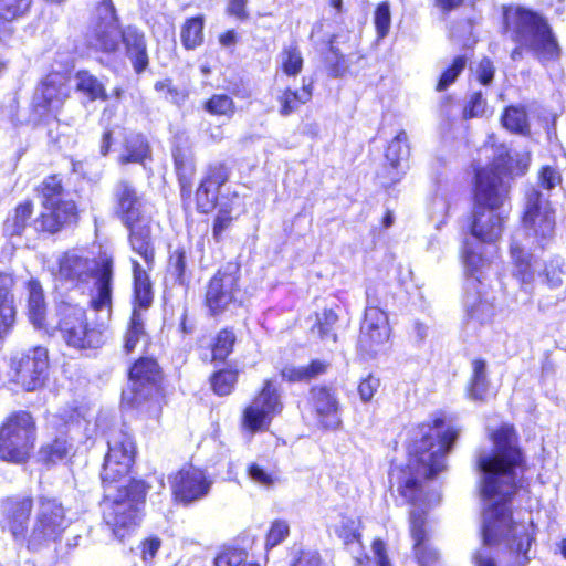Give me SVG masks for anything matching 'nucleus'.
I'll return each instance as SVG.
<instances>
[{
    "label": "nucleus",
    "mask_w": 566,
    "mask_h": 566,
    "mask_svg": "<svg viewBox=\"0 0 566 566\" xmlns=\"http://www.w3.org/2000/svg\"><path fill=\"white\" fill-rule=\"evenodd\" d=\"M133 263L135 306L147 308L153 302L151 283L148 275V268H144L136 260Z\"/></svg>",
    "instance_id": "2f4dec72"
},
{
    "label": "nucleus",
    "mask_w": 566,
    "mask_h": 566,
    "mask_svg": "<svg viewBox=\"0 0 566 566\" xmlns=\"http://www.w3.org/2000/svg\"><path fill=\"white\" fill-rule=\"evenodd\" d=\"M484 106H485V101L483 99L482 94L475 93L471 97L469 104L465 106V108L463 111L464 117L471 118V117L479 116L480 114L483 113Z\"/></svg>",
    "instance_id": "0e129e2a"
},
{
    "label": "nucleus",
    "mask_w": 566,
    "mask_h": 566,
    "mask_svg": "<svg viewBox=\"0 0 566 566\" xmlns=\"http://www.w3.org/2000/svg\"><path fill=\"white\" fill-rule=\"evenodd\" d=\"M247 473L252 482L264 488H270L277 481L275 471L269 470L259 462L250 463L247 468Z\"/></svg>",
    "instance_id": "8fccbe9b"
},
{
    "label": "nucleus",
    "mask_w": 566,
    "mask_h": 566,
    "mask_svg": "<svg viewBox=\"0 0 566 566\" xmlns=\"http://www.w3.org/2000/svg\"><path fill=\"white\" fill-rule=\"evenodd\" d=\"M41 193L44 210L35 220V228L51 233L57 232L75 217V203L64 199L62 179L55 175L43 180Z\"/></svg>",
    "instance_id": "9b49d317"
},
{
    "label": "nucleus",
    "mask_w": 566,
    "mask_h": 566,
    "mask_svg": "<svg viewBox=\"0 0 566 566\" xmlns=\"http://www.w3.org/2000/svg\"><path fill=\"white\" fill-rule=\"evenodd\" d=\"M310 403L324 428L336 429L339 426V402L332 389L314 387L311 390Z\"/></svg>",
    "instance_id": "5701e85b"
},
{
    "label": "nucleus",
    "mask_w": 566,
    "mask_h": 566,
    "mask_svg": "<svg viewBox=\"0 0 566 566\" xmlns=\"http://www.w3.org/2000/svg\"><path fill=\"white\" fill-rule=\"evenodd\" d=\"M371 551L377 566H391L387 556L386 545L381 539H375L373 542Z\"/></svg>",
    "instance_id": "338daca9"
},
{
    "label": "nucleus",
    "mask_w": 566,
    "mask_h": 566,
    "mask_svg": "<svg viewBox=\"0 0 566 566\" xmlns=\"http://www.w3.org/2000/svg\"><path fill=\"white\" fill-rule=\"evenodd\" d=\"M186 254L182 250H176L170 255L169 271L179 284L185 283Z\"/></svg>",
    "instance_id": "13d9d810"
},
{
    "label": "nucleus",
    "mask_w": 566,
    "mask_h": 566,
    "mask_svg": "<svg viewBox=\"0 0 566 566\" xmlns=\"http://www.w3.org/2000/svg\"><path fill=\"white\" fill-rule=\"evenodd\" d=\"M494 74L493 63L489 59H483L478 67L476 75L481 84L486 85L491 83Z\"/></svg>",
    "instance_id": "69168bd1"
},
{
    "label": "nucleus",
    "mask_w": 566,
    "mask_h": 566,
    "mask_svg": "<svg viewBox=\"0 0 566 566\" xmlns=\"http://www.w3.org/2000/svg\"><path fill=\"white\" fill-rule=\"evenodd\" d=\"M280 394L271 380H266L261 392L243 412V428L251 433L268 429L272 419L282 411Z\"/></svg>",
    "instance_id": "2eb2a0df"
},
{
    "label": "nucleus",
    "mask_w": 566,
    "mask_h": 566,
    "mask_svg": "<svg viewBox=\"0 0 566 566\" xmlns=\"http://www.w3.org/2000/svg\"><path fill=\"white\" fill-rule=\"evenodd\" d=\"M523 224L538 242L553 237L555 231V213L548 199L536 188L526 192Z\"/></svg>",
    "instance_id": "4468645a"
},
{
    "label": "nucleus",
    "mask_w": 566,
    "mask_h": 566,
    "mask_svg": "<svg viewBox=\"0 0 566 566\" xmlns=\"http://www.w3.org/2000/svg\"><path fill=\"white\" fill-rule=\"evenodd\" d=\"M228 178L229 175L223 165H213L208 168L207 175L196 192L197 206L201 212L207 213L214 208L218 191Z\"/></svg>",
    "instance_id": "393cba45"
},
{
    "label": "nucleus",
    "mask_w": 566,
    "mask_h": 566,
    "mask_svg": "<svg viewBox=\"0 0 566 566\" xmlns=\"http://www.w3.org/2000/svg\"><path fill=\"white\" fill-rule=\"evenodd\" d=\"M489 447L476 454L475 471L481 504V547L474 555L475 566H495V430L488 429Z\"/></svg>",
    "instance_id": "423d86ee"
},
{
    "label": "nucleus",
    "mask_w": 566,
    "mask_h": 566,
    "mask_svg": "<svg viewBox=\"0 0 566 566\" xmlns=\"http://www.w3.org/2000/svg\"><path fill=\"white\" fill-rule=\"evenodd\" d=\"M122 40L126 48V54L133 64L134 71L137 74H140L146 70L149 63L144 32L129 25L122 31Z\"/></svg>",
    "instance_id": "cd10ccee"
},
{
    "label": "nucleus",
    "mask_w": 566,
    "mask_h": 566,
    "mask_svg": "<svg viewBox=\"0 0 566 566\" xmlns=\"http://www.w3.org/2000/svg\"><path fill=\"white\" fill-rule=\"evenodd\" d=\"M36 439L32 415L20 410L10 413L0 427V459L21 463L30 454Z\"/></svg>",
    "instance_id": "1a4fd4ad"
},
{
    "label": "nucleus",
    "mask_w": 566,
    "mask_h": 566,
    "mask_svg": "<svg viewBox=\"0 0 566 566\" xmlns=\"http://www.w3.org/2000/svg\"><path fill=\"white\" fill-rule=\"evenodd\" d=\"M237 382V373L233 370H220L211 378L213 391L219 396L229 395Z\"/></svg>",
    "instance_id": "3c124183"
},
{
    "label": "nucleus",
    "mask_w": 566,
    "mask_h": 566,
    "mask_svg": "<svg viewBox=\"0 0 566 566\" xmlns=\"http://www.w3.org/2000/svg\"><path fill=\"white\" fill-rule=\"evenodd\" d=\"M380 386V380L371 375L367 376L365 379H363L358 386V392L360 396V399L364 402H368L371 400L376 391L378 390Z\"/></svg>",
    "instance_id": "052dcab7"
},
{
    "label": "nucleus",
    "mask_w": 566,
    "mask_h": 566,
    "mask_svg": "<svg viewBox=\"0 0 566 566\" xmlns=\"http://www.w3.org/2000/svg\"><path fill=\"white\" fill-rule=\"evenodd\" d=\"M248 552L239 547H226L214 558V566H259L256 564L244 565Z\"/></svg>",
    "instance_id": "de8ad7c7"
},
{
    "label": "nucleus",
    "mask_w": 566,
    "mask_h": 566,
    "mask_svg": "<svg viewBox=\"0 0 566 566\" xmlns=\"http://www.w3.org/2000/svg\"><path fill=\"white\" fill-rule=\"evenodd\" d=\"M74 81L76 91L83 94L88 101L108 99L105 85L88 71H77Z\"/></svg>",
    "instance_id": "72a5a7b5"
},
{
    "label": "nucleus",
    "mask_w": 566,
    "mask_h": 566,
    "mask_svg": "<svg viewBox=\"0 0 566 566\" xmlns=\"http://www.w3.org/2000/svg\"><path fill=\"white\" fill-rule=\"evenodd\" d=\"M280 59L282 70L289 76H296L303 69L302 53L295 45L284 48Z\"/></svg>",
    "instance_id": "49530a36"
},
{
    "label": "nucleus",
    "mask_w": 566,
    "mask_h": 566,
    "mask_svg": "<svg viewBox=\"0 0 566 566\" xmlns=\"http://www.w3.org/2000/svg\"><path fill=\"white\" fill-rule=\"evenodd\" d=\"M32 214V205L30 202L21 203L17 207L14 214L7 219L3 224V231L8 235H20L25 229L27 221Z\"/></svg>",
    "instance_id": "c03bdc74"
},
{
    "label": "nucleus",
    "mask_w": 566,
    "mask_h": 566,
    "mask_svg": "<svg viewBox=\"0 0 566 566\" xmlns=\"http://www.w3.org/2000/svg\"><path fill=\"white\" fill-rule=\"evenodd\" d=\"M459 436L447 426L443 418L434 417L420 424L409 446V459L405 469L391 473L397 480L399 494L410 504L409 532L413 541V554L419 566H438L440 554L429 542L426 511L440 501L438 493H424L422 481L436 476L446 469V457Z\"/></svg>",
    "instance_id": "f257e3e1"
},
{
    "label": "nucleus",
    "mask_w": 566,
    "mask_h": 566,
    "mask_svg": "<svg viewBox=\"0 0 566 566\" xmlns=\"http://www.w3.org/2000/svg\"><path fill=\"white\" fill-rule=\"evenodd\" d=\"M560 174L549 166H546L541 170L539 181L541 185L547 190H551L556 185H558L560 182Z\"/></svg>",
    "instance_id": "e2e57ef3"
},
{
    "label": "nucleus",
    "mask_w": 566,
    "mask_h": 566,
    "mask_svg": "<svg viewBox=\"0 0 566 566\" xmlns=\"http://www.w3.org/2000/svg\"><path fill=\"white\" fill-rule=\"evenodd\" d=\"M502 125L510 132L526 135L530 133L527 114L522 106H510L501 118Z\"/></svg>",
    "instance_id": "79ce46f5"
},
{
    "label": "nucleus",
    "mask_w": 566,
    "mask_h": 566,
    "mask_svg": "<svg viewBox=\"0 0 566 566\" xmlns=\"http://www.w3.org/2000/svg\"><path fill=\"white\" fill-rule=\"evenodd\" d=\"M290 566H326L321 554L314 549H301L294 554Z\"/></svg>",
    "instance_id": "6e6d98bb"
},
{
    "label": "nucleus",
    "mask_w": 566,
    "mask_h": 566,
    "mask_svg": "<svg viewBox=\"0 0 566 566\" xmlns=\"http://www.w3.org/2000/svg\"><path fill=\"white\" fill-rule=\"evenodd\" d=\"M339 537L343 538L346 545L354 542H360V534L357 530V523L350 518H344L338 530Z\"/></svg>",
    "instance_id": "bf43d9fd"
},
{
    "label": "nucleus",
    "mask_w": 566,
    "mask_h": 566,
    "mask_svg": "<svg viewBox=\"0 0 566 566\" xmlns=\"http://www.w3.org/2000/svg\"><path fill=\"white\" fill-rule=\"evenodd\" d=\"M237 201H239V197L234 196V201L230 205L220 206L212 227V235L216 241H220L223 232L231 226L234 219L235 207L240 206Z\"/></svg>",
    "instance_id": "a18cd8bd"
},
{
    "label": "nucleus",
    "mask_w": 566,
    "mask_h": 566,
    "mask_svg": "<svg viewBox=\"0 0 566 566\" xmlns=\"http://www.w3.org/2000/svg\"><path fill=\"white\" fill-rule=\"evenodd\" d=\"M338 321L337 314L333 310L325 308L316 315V324L312 327V333L317 335L323 342H337L335 325Z\"/></svg>",
    "instance_id": "ea45409f"
},
{
    "label": "nucleus",
    "mask_w": 566,
    "mask_h": 566,
    "mask_svg": "<svg viewBox=\"0 0 566 566\" xmlns=\"http://www.w3.org/2000/svg\"><path fill=\"white\" fill-rule=\"evenodd\" d=\"M32 0H0V40L3 41L11 32L6 23L25 15Z\"/></svg>",
    "instance_id": "f704fd0d"
},
{
    "label": "nucleus",
    "mask_w": 566,
    "mask_h": 566,
    "mask_svg": "<svg viewBox=\"0 0 566 566\" xmlns=\"http://www.w3.org/2000/svg\"><path fill=\"white\" fill-rule=\"evenodd\" d=\"M409 154L408 136L406 132L401 130L389 143L385 153L388 180L382 182L384 186H390L400 181L409 168Z\"/></svg>",
    "instance_id": "4be33fe9"
},
{
    "label": "nucleus",
    "mask_w": 566,
    "mask_h": 566,
    "mask_svg": "<svg viewBox=\"0 0 566 566\" xmlns=\"http://www.w3.org/2000/svg\"><path fill=\"white\" fill-rule=\"evenodd\" d=\"M70 452V447L64 440H55L53 444L50 447V458L54 460L64 459Z\"/></svg>",
    "instance_id": "774afa93"
},
{
    "label": "nucleus",
    "mask_w": 566,
    "mask_h": 566,
    "mask_svg": "<svg viewBox=\"0 0 566 566\" xmlns=\"http://www.w3.org/2000/svg\"><path fill=\"white\" fill-rule=\"evenodd\" d=\"M390 327L387 314L368 302L360 324L358 349L366 355H376L389 340Z\"/></svg>",
    "instance_id": "dca6fc26"
},
{
    "label": "nucleus",
    "mask_w": 566,
    "mask_h": 566,
    "mask_svg": "<svg viewBox=\"0 0 566 566\" xmlns=\"http://www.w3.org/2000/svg\"><path fill=\"white\" fill-rule=\"evenodd\" d=\"M329 364L315 359L307 366H285L282 371V378L287 381H307L326 373Z\"/></svg>",
    "instance_id": "58836bf2"
},
{
    "label": "nucleus",
    "mask_w": 566,
    "mask_h": 566,
    "mask_svg": "<svg viewBox=\"0 0 566 566\" xmlns=\"http://www.w3.org/2000/svg\"><path fill=\"white\" fill-rule=\"evenodd\" d=\"M28 290V315L31 323L41 328L45 323L46 303L44 292L39 281L30 280Z\"/></svg>",
    "instance_id": "7c9ffc66"
},
{
    "label": "nucleus",
    "mask_w": 566,
    "mask_h": 566,
    "mask_svg": "<svg viewBox=\"0 0 566 566\" xmlns=\"http://www.w3.org/2000/svg\"><path fill=\"white\" fill-rule=\"evenodd\" d=\"M57 328L65 343L77 349L98 348L104 343L103 324H91L83 307L62 302L57 306Z\"/></svg>",
    "instance_id": "9d476101"
},
{
    "label": "nucleus",
    "mask_w": 566,
    "mask_h": 566,
    "mask_svg": "<svg viewBox=\"0 0 566 566\" xmlns=\"http://www.w3.org/2000/svg\"><path fill=\"white\" fill-rule=\"evenodd\" d=\"M464 67L465 59L463 56H457L453 60L452 65L448 70H446L441 75V78L437 86L438 91H443L450 84H452Z\"/></svg>",
    "instance_id": "4d7b16f0"
},
{
    "label": "nucleus",
    "mask_w": 566,
    "mask_h": 566,
    "mask_svg": "<svg viewBox=\"0 0 566 566\" xmlns=\"http://www.w3.org/2000/svg\"><path fill=\"white\" fill-rule=\"evenodd\" d=\"M474 210L472 241L463 251L467 274L465 306L471 317L484 321L493 316V305L485 298V272L491 269L495 249V150L493 145L479 150L473 163Z\"/></svg>",
    "instance_id": "f03ea898"
},
{
    "label": "nucleus",
    "mask_w": 566,
    "mask_h": 566,
    "mask_svg": "<svg viewBox=\"0 0 566 566\" xmlns=\"http://www.w3.org/2000/svg\"><path fill=\"white\" fill-rule=\"evenodd\" d=\"M205 21L202 17L188 19L182 25L180 38L187 50H193L203 42Z\"/></svg>",
    "instance_id": "a19ab883"
},
{
    "label": "nucleus",
    "mask_w": 566,
    "mask_h": 566,
    "mask_svg": "<svg viewBox=\"0 0 566 566\" xmlns=\"http://www.w3.org/2000/svg\"><path fill=\"white\" fill-rule=\"evenodd\" d=\"M235 342V335L230 329H223L218 333L212 346V359L223 361L232 352Z\"/></svg>",
    "instance_id": "09e8293b"
},
{
    "label": "nucleus",
    "mask_w": 566,
    "mask_h": 566,
    "mask_svg": "<svg viewBox=\"0 0 566 566\" xmlns=\"http://www.w3.org/2000/svg\"><path fill=\"white\" fill-rule=\"evenodd\" d=\"M98 12L99 14H104V17H102L103 22L95 31L91 44L103 52H114L118 48L122 31L118 27L112 0H103L98 7Z\"/></svg>",
    "instance_id": "aec40b11"
},
{
    "label": "nucleus",
    "mask_w": 566,
    "mask_h": 566,
    "mask_svg": "<svg viewBox=\"0 0 566 566\" xmlns=\"http://www.w3.org/2000/svg\"><path fill=\"white\" fill-rule=\"evenodd\" d=\"M290 534V526L283 520H276L272 523L265 541L266 549L280 545Z\"/></svg>",
    "instance_id": "5fc2aeb1"
},
{
    "label": "nucleus",
    "mask_w": 566,
    "mask_h": 566,
    "mask_svg": "<svg viewBox=\"0 0 566 566\" xmlns=\"http://www.w3.org/2000/svg\"><path fill=\"white\" fill-rule=\"evenodd\" d=\"M63 505L54 499H40L33 527L28 542L30 546L55 541L69 526Z\"/></svg>",
    "instance_id": "ddd939ff"
},
{
    "label": "nucleus",
    "mask_w": 566,
    "mask_h": 566,
    "mask_svg": "<svg viewBox=\"0 0 566 566\" xmlns=\"http://www.w3.org/2000/svg\"><path fill=\"white\" fill-rule=\"evenodd\" d=\"M13 286V276L0 272V337L8 333L15 319Z\"/></svg>",
    "instance_id": "c85d7f7f"
},
{
    "label": "nucleus",
    "mask_w": 566,
    "mask_h": 566,
    "mask_svg": "<svg viewBox=\"0 0 566 566\" xmlns=\"http://www.w3.org/2000/svg\"><path fill=\"white\" fill-rule=\"evenodd\" d=\"M510 254L515 266L514 274L520 277L522 283H530L533 280L532 255L521 245L517 235L512 238Z\"/></svg>",
    "instance_id": "4c0bfd02"
},
{
    "label": "nucleus",
    "mask_w": 566,
    "mask_h": 566,
    "mask_svg": "<svg viewBox=\"0 0 566 566\" xmlns=\"http://www.w3.org/2000/svg\"><path fill=\"white\" fill-rule=\"evenodd\" d=\"M159 380L158 364L151 358L139 359L129 370V385L122 394L123 406L158 418L161 411L157 398Z\"/></svg>",
    "instance_id": "6e6552de"
},
{
    "label": "nucleus",
    "mask_w": 566,
    "mask_h": 566,
    "mask_svg": "<svg viewBox=\"0 0 566 566\" xmlns=\"http://www.w3.org/2000/svg\"><path fill=\"white\" fill-rule=\"evenodd\" d=\"M175 169L180 184L181 195H190L191 180L195 174V164L191 155L180 148L172 151Z\"/></svg>",
    "instance_id": "e433bc0d"
},
{
    "label": "nucleus",
    "mask_w": 566,
    "mask_h": 566,
    "mask_svg": "<svg viewBox=\"0 0 566 566\" xmlns=\"http://www.w3.org/2000/svg\"><path fill=\"white\" fill-rule=\"evenodd\" d=\"M31 510L32 500L30 497L8 499L4 502L7 526L18 541L27 538Z\"/></svg>",
    "instance_id": "a878e982"
},
{
    "label": "nucleus",
    "mask_w": 566,
    "mask_h": 566,
    "mask_svg": "<svg viewBox=\"0 0 566 566\" xmlns=\"http://www.w3.org/2000/svg\"><path fill=\"white\" fill-rule=\"evenodd\" d=\"M473 376L469 388V397L472 400L483 401L489 390V381L485 374V363L481 359L473 361Z\"/></svg>",
    "instance_id": "37998d69"
},
{
    "label": "nucleus",
    "mask_w": 566,
    "mask_h": 566,
    "mask_svg": "<svg viewBox=\"0 0 566 566\" xmlns=\"http://www.w3.org/2000/svg\"><path fill=\"white\" fill-rule=\"evenodd\" d=\"M312 98V82L302 80V87L300 91L284 90L279 96L280 114L289 116L295 112L301 105L306 104Z\"/></svg>",
    "instance_id": "473e14b6"
},
{
    "label": "nucleus",
    "mask_w": 566,
    "mask_h": 566,
    "mask_svg": "<svg viewBox=\"0 0 566 566\" xmlns=\"http://www.w3.org/2000/svg\"><path fill=\"white\" fill-rule=\"evenodd\" d=\"M114 258L104 252L96 259H90L83 251L69 250L56 258L52 274L56 283L66 290H75L84 294L91 290L94 280L96 295L90 301L96 312L109 315L112 304Z\"/></svg>",
    "instance_id": "39448f33"
},
{
    "label": "nucleus",
    "mask_w": 566,
    "mask_h": 566,
    "mask_svg": "<svg viewBox=\"0 0 566 566\" xmlns=\"http://www.w3.org/2000/svg\"><path fill=\"white\" fill-rule=\"evenodd\" d=\"M69 86L60 74L48 75L34 93V111L40 117L57 112L69 97Z\"/></svg>",
    "instance_id": "6ab92c4d"
},
{
    "label": "nucleus",
    "mask_w": 566,
    "mask_h": 566,
    "mask_svg": "<svg viewBox=\"0 0 566 566\" xmlns=\"http://www.w3.org/2000/svg\"><path fill=\"white\" fill-rule=\"evenodd\" d=\"M497 199L501 193H509L510 180L523 175L527 169V160L505 146L497 147ZM500 205L497 203V209Z\"/></svg>",
    "instance_id": "b1692460"
},
{
    "label": "nucleus",
    "mask_w": 566,
    "mask_h": 566,
    "mask_svg": "<svg viewBox=\"0 0 566 566\" xmlns=\"http://www.w3.org/2000/svg\"><path fill=\"white\" fill-rule=\"evenodd\" d=\"M206 109L210 114L232 116L234 113V102L226 94H216L207 101Z\"/></svg>",
    "instance_id": "603ef678"
},
{
    "label": "nucleus",
    "mask_w": 566,
    "mask_h": 566,
    "mask_svg": "<svg viewBox=\"0 0 566 566\" xmlns=\"http://www.w3.org/2000/svg\"><path fill=\"white\" fill-rule=\"evenodd\" d=\"M161 545L158 537H149L140 544V555L144 562H150L156 556Z\"/></svg>",
    "instance_id": "680f3d73"
},
{
    "label": "nucleus",
    "mask_w": 566,
    "mask_h": 566,
    "mask_svg": "<svg viewBox=\"0 0 566 566\" xmlns=\"http://www.w3.org/2000/svg\"><path fill=\"white\" fill-rule=\"evenodd\" d=\"M149 155L150 147L147 139L142 134L129 133L124 139L123 151L118 161L123 165L130 163L143 165Z\"/></svg>",
    "instance_id": "c756f323"
},
{
    "label": "nucleus",
    "mask_w": 566,
    "mask_h": 566,
    "mask_svg": "<svg viewBox=\"0 0 566 566\" xmlns=\"http://www.w3.org/2000/svg\"><path fill=\"white\" fill-rule=\"evenodd\" d=\"M129 231L132 250L143 260L148 270L154 266L155 245L151 235V220L148 216L134 221L124 222Z\"/></svg>",
    "instance_id": "412c9836"
},
{
    "label": "nucleus",
    "mask_w": 566,
    "mask_h": 566,
    "mask_svg": "<svg viewBox=\"0 0 566 566\" xmlns=\"http://www.w3.org/2000/svg\"><path fill=\"white\" fill-rule=\"evenodd\" d=\"M497 539L509 547L512 566H526L533 541V523L515 517L507 502L523 485L526 463L511 424L497 428Z\"/></svg>",
    "instance_id": "20e7f679"
},
{
    "label": "nucleus",
    "mask_w": 566,
    "mask_h": 566,
    "mask_svg": "<svg viewBox=\"0 0 566 566\" xmlns=\"http://www.w3.org/2000/svg\"><path fill=\"white\" fill-rule=\"evenodd\" d=\"M505 31L542 63L557 61L560 46L545 18L521 7H504Z\"/></svg>",
    "instance_id": "0eeeda50"
},
{
    "label": "nucleus",
    "mask_w": 566,
    "mask_h": 566,
    "mask_svg": "<svg viewBox=\"0 0 566 566\" xmlns=\"http://www.w3.org/2000/svg\"><path fill=\"white\" fill-rule=\"evenodd\" d=\"M115 197L123 222H129L146 217L143 198L126 180H120L115 187Z\"/></svg>",
    "instance_id": "bb28decb"
},
{
    "label": "nucleus",
    "mask_w": 566,
    "mask_h": 566,
    "mask_svg": "<svg viewBox=\"0 0 566 566\" xmlns=\"http://www.w3.org/2000/svg\"><path fill=\"white\" fill-rule=\"evenodd\" d=\"M49 367L48 350L42 346L28 349L11 360V380L25 391L44 385Z\"/></svg>",
    "instance_id": "f8f14e48"
},
{
    "label": "nucleus",
    "mask_w": 566,
    "mask_h": 566,
    "mask_svg": "<svg viewBox=\"0 0 566 566\" xmlns=\"http://www.w3.org/2000/svg\"><path fill=\"white\" fill-rule=\"evenodd\" d=\"M169 481L176 501L185 505L206 497L212 485L208 474L192 465L181 468L169 478Z\"/></svg>",
    "instance_id": "f3484780"
},
{
    "label": "nucleus",
    "mask_w": 566,
    "mask_h": 566,
    "mask_svg": "<svg viewBox=\"0 0 566 566\" xmlns=\"http://www.w3.org/2000/svg\"><path fill=\"white\" fill-rule=\"evenodd\" d=\"M238 266L228 264L210 280L206 292V305L213 315L228 310L237 301Z\"/></svg>",
    "instance_id": "a211bd4d"
},
{
    "label": "nucleus",
    "mask_w": 566,
    "mask_h": 566,
    "mask_svg": "<svg viewBox=\"0 0 566 566\" xmlns=\"http://www.w3.org/2000/svg\"><path fill=\"white\" fill-rule=\"evenodd\" d=\"M374 23L378 39L387 36L391 25L390 6L388 2L378 4L374 15Z\"/></svg>",
    "instance_id": "864d4df0"
},
{
    "label": "nucleus",
    "mask_w": 566,
    "mask_h": 566,
    "mask_svg": "<svg viewBox=\"0 0 566 566\" xmlns=\"http://www.w3.org/2000/svg\"><path fill=\"white\" fill-rule=\"evenodd\" d=\"M107 444L108 452L101 473L103 520L113 536L123 541L139 525L146 490L144 483L128 478L135 455L130 434L113 430Z\"/></svg>",
    "instance_id": "7ed1b4c3"
},
{
    "label": "nucleus",
    "mask_w": 566,
    "mask_h": 566,
    "mask_svg": "<svg viewBox=\"0 0 566 566\" xmlns=\"http://www.w3.org/2000/svg\"><path fill=\"white\" fill-rule=\"evenodd\" d=\"M148 343V335L145 332L142 314L137 308L133 310V314L124 336V349L127 354L133 353L139 346L145 347Z\"/></svg>",
    "instance_id": "c9c22d12"
}]
</instances>
